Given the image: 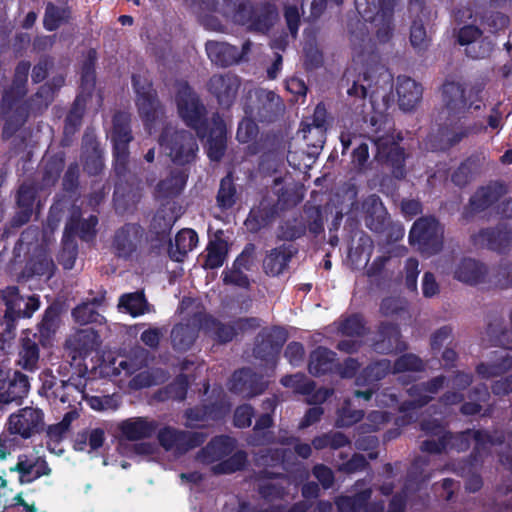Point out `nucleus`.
Segmentation results:
<instances>
[{"label":"nucleus","mask_w":512,"mask_h":512,"mask_svg":"<svg viewBox=\"0 0 512 512\" xmlns=\"http://www.w3.org/2000/svg\"><path fill=\"white\" fill-rule=\"evenodd\" d=\"M219 16L250 30L265 32L278 13L276 6L271 3L254 8L245 0H201L199 17L205 28L216 32L223 31Z\"/></svg>","instance_id":"nucleus-1"},{"label":"nucleus","mask_w":512,"mask_h":512,"mask_svg":"<svg viewBox=\"0 0 512 512\" xmlns=\"http://www.w3.org/2000/svg\"><path fill=\"white\" fill-rule=\"evenodd\" d=\"M175 102L179 117L186 125L194 128L200 137H207L208 156L211 160L218 161L226 148V126L223 119L219 115L213 116L209 133L205 135L201 130L206 114L205 106L186 82L178 84Z\"/></svg>","instance_id":"nucleus-2"},{"label":"nucleus","mask_w":512,"mask_h":512,"mask_svg":"<svg viewBox=\"0 0 512 512\" xmlns=\"http://www.w3.org/2000/svg\"><path fill=\"white\" fill-rule=\"evenodd\" d=\"M421 429L432 435L431 439L424 441L421 449L425 452L439 453L443 450L455 448L457 451L466 450L469 447V440L475 442V451L481 455L489 447L496 444L499 438H494L484 431L467 430L458 435L452 436L444 431V428L436 422H422Z\"/></svg>","instance_id":"nucleus-3"},{"label":"nucleus","mask_w":512,"mask_h":512,"mask_svg":"<svg viewBox=\"0 0 512 512\" xmlns=\"http://www.w3.org/2000/svg\"><path fill=\"white\" fill-rule=\"evenodd\" d=\"M148 352L138 349L133 355L114 361L111 375L119 377L120 388L138 390L164 382L166 373L161 369L144 370L137 373L147 363Z\"/></svg>","instance_id":"nucleus-4"},{"label":"nucleus","mask_w":512,"mask_h":512,"mask_svg":"<svg viewBox=\"0 0 512 512\" xmlns=\"http://www.w3.org/2000/svg\"><path fill=\"white\" fill-rule=\"evenodd\" d=\"M376 76V85L374 90L370 93V101L371 105L375 111L376 116L371 117V124L375 125L380 119L383 118L384 113L389 108L392 97H391V89H392V76L391 74L385 70L383 67H377L372 73L365 72L363 76H359L357 80L353 82L351 88L348 89V94L350 96H357L359 98H365L368 95L369 89H371V78Z\"/></svg>","instance_id":"nucleus-5"},{"label":"nucleus","mask_w":512,"mask_h":512,"mask_svg":"<svg viewBox=\"0 0 512 512\" xmlns=\"http://www.w3.org/2000/svg\"><path fill=\"white\" fill-rule=\"evenodd\" d=\"M159 145L171 160L179 165L194 160L198 150L197 142L190 132L166 126L159 138Z\"/></svg>","instance_id":"nucleus-6"},{"label":"nucleus","mask_w":512,"mask_h":512,"mask_svg":"<svg viewBox=\"0 0 512 512\" xmlns=\"http://www.w3.org/2000/svg\"><path fill=\"white\" fill-rule=\"evenodd\" d=\"M409 242L427 255H434L442 249L443 228L434 217L418 219L409 233Z\"/></svg>","instance_id":"nucleus-7"},{"label":"nucleus","mask_w":512,"mask_h":512,"mask_svg":"<svg viewBox=\"0 0 512 512\" xmlns=\"http://www.w3.org/2000/svg\"><path fill=\"white\" fill-rule=\"evenodd\" d=\"M133 86L136 92V105L144 124L151 134L152 127L161 120L162 110L156 98V93L150 82L140 76H133Z\"/></svg>","instance_id":"nucleus-8"},{"label":"nucleus","mask_w":512,"mask_h":512,"mask_svg":"<svg viewBox=\"0 0 512 512\" xmlns=\"http://www.w3.org/2000/svg\"><path fill=\"white\" fill-rule=\"evenodd\" d=\"M132 140L129 127V116L125 113H117L113 118L111 141L113 142L115 171L118 175L125 172L128 160V144Z\"/></svg>","instance_id":"nucleus-9"},{"label":"nucleus","mask_w":512,"mask_h":512,"mask_svg":"<svg viewBox=\"0 0 512 512\" xmlns=\"http://www.w3.org/2000/svg\"><path fill=\"white\" fill-rule=\"evenodd\" d=\"M8 430L23 438H30L44 426V414L36 407H25L13 413L8 418Z\"/></svg>","instance_id":"nucleus-10"},{"label":"nucleus","mask_w":512,"mask_h":512,"mask_svg":"<svg viewBox=\"0 0 512 512\" xmlns=\"http://www.w3.org/2000/svg\"><path fill=\"white\" fill-rule=\"evenodd\" d=\"M473 92L456 82H447L443 85V98L445 108L449 114L460 118L466 110L474 105L475 109L480 108V104L472 100Z\"/></svg>","instance_id":"nucleus-11"},{"label":"nucleus","mask_w":512,"mask_h":512,"mask_svg":"<svg viewBox=\"0 0 512 512\" xmlns=\"http://www.w3.org/2000/svg\"><path fill=\"white\" fill-rule=\"evenodd\" d=\"M444 377H437L433 379L427 386L413 385L408 389L410 400L405 401L399 407L400 411L404 413V417L409 422L413 419L414 410L426 405L434 394L438 392L440 387L443 386Z\"/></svg>","instance_id":"nucleus-12"},{"label":"nucleus","mask_w":512,"mask_h":512,"mask_svg":"<svg viewBox=\"0 0 512 512\" xmlns=\"http://www.w3.org/2000/svg\"><path fill=\"white\" fill-rule=\"evenodd\" d=\"M95 84V75L91 63H87L83 67L81 75V89L82 93L75 99L74 107L68 114L65 124V132L75 130L81 122L84 106L86 103V96L90 95L91 90Z\"/></svg>","instance_id":"nucleus-13"},{"label":"nucleus","mask_w":512,"mask_h":512,"mask_svg":"<svg viewBox=\"0 0 512 512\" xmlns=\"http://www.w3.org/2000/svg\"><path fill=\"white\" fill-rule=\"evenodd\" d=\"M158 440L166 450H187L203 443L205 435L200 432L179 431L168 426L159 431Z\"/></svg>","instance_id":"nucleus-14"},{"label":"nucleus","mask_w":512,"mask_h":512,"mask_svg":"<svg viewBox=\"0 0 512 512\" xmlns=\"http://www.w3.org/2000/svg\"><path fill=\"white\" fill-rule=\"evenodd\" d=\"M207 86L220 105L229 107L237 96L240 79L231 73L216 74L210 78Z\"/></svg>","instance_id":"nucleus-15"},{"label":"nucleus","mask_w":512,"mask_h":512,"mask_svg":"<svg viewBox=\"0 0 512 512\" xmlns=\"http://www.w3.org/2000/svg\"><path fill=\"white\" fill-rule=\"evenodd\" d=\"M250 42L242 45V50L224 42L208 41L206 52L209 59L216 65L229 66L238 63L250 51Z\"/></svg>","instance_id":"nucleus-16"},{"label":"nucleus","mask_w":512,"mask_h":512,"mask_svg":"<svg viewBox=\"0 0 512 512\" xmlns=\"http://www.w3.org/2000/svg\"><path fill=\"white\" fill-rule=\"evenodd\" d=\"M481 36V31L473 25L464 26L459 30L458 42L461 45H467L466 53L471 58H484L493 49V43Z\"/></svg>","instance_id":"nucleus-17"},{"label":"nucleus","mask_w":512,"mask_h":512,"mask_svg":"<svg viewBox=\"0 0 512 512\" xmlns=\"http://www.w3.org/2000/svg\"><path fill=\"white\" fill-rule=\"evenodd\" d=\"M373 142L377 149V157L391 163L395 177H402V165L405 160L404 150L394 142L392 136L378 135L373 138Z\"/></svg>","instance_id":"nucleus-18"},{"label":"nucleus","mask_w":512,"mask_h":512,"mask_svg":"<svg viewBox=\"0 0 512 512\" xmlns=\"http://www.w3.org/2000/svg\"><path fill=\"white\" fill-rule=\"evenodd\" d=\"M35 337L36 334L26 330L20 338L16 364L28 372H35L39 369L40 349Z\"/></svg>","instance_id":"nucleus-19"},{"label":"nucleus","mask_w":512,"mask_h":512,"mask_svg":"<svg viewBox=\"0 0 512 512\" xmlns=\"http://www.w3.org/2000/svg\"><path fill=\"white\" fill-rule=\"evenodd\" d=\"M266 387V383L250 369H241L235 372L230 380V390L244 397H252L260 394Z\"/></svg>","instance_id":"nucleus-20"},{"label":"nucleus","mask_w":512,"mask_h":512,"mask_svg":"<svg viewBox=\"0 0 512 512\" xmlns=\"http://www.w3.org/2000/svg\"><path fill=\"white\" fill-rule=\"evenodd\" d=\"M11 470L19 472L22 483L32 482L41 476L51 473L47 462L34 453L19 455L15 468H11Z\"/></svg>","instance_id":"nucleus-21"},{"label":"nucleus","mask_w":512,"mask_h":512,"mask_svg":"<svg viewBox=\"0 0 512 512\" xmlns=\"http://www.w3.org/2000/svg\"><path fill=\"white\" fill-rule=\"evenodd\" d=\"M98 219L96 216H89L87 219L81 220V213L78 210L73 211L70 220L66 224L63 241L65 245H70L71 238L78 235L85 241H90L96 234V225Z\"/></svg>","instance_id":"nucleus-22"},{"label":"nucleus","mask_w":512,"mask_h":512,"mask_svg":"<svg viewBox=\"0 0 512 512\" xmlns=\"http://www.w3.org/2000/svg\"><path fill=\"white\" fill-rule=\"evenodd\" d=\"M202 330L201 314L194 316L186 323H179L171 331V341L174 349L188 350L194 343L198 331Z\"/></svg>","instance_id":"nucleus-23"},{"label":"nucleus","mask_w":512,"mask_h":512,"mask_svg":"<svg viewBox=\"0 0 512 512\" xmlns=\"http://www.w3.org/2000/svg\"><path fill=\"white\" fill-rule=\"evenodd\" d=\"M254 95L259 103L255 108H251L248 112L250 116H256L260 120H271L272 117L281 113L284 109V105L278 95L273 91L265 89H257Z\"/></svg>","instance_id":"nucleus-24"},{"label":"nucleus","mask_w":512,"mask_h":512,"mask_svg":"<svg viewBox=\"0 0 512 512\" xmlns=\"http://www.w3.org/2000/svg\"><path fill=\"white\" fill-rule=\"evenodd\" d=\"M3 300L6 305L4 320L7 330L14 329V322L19 318H29L30 313L24 308L25 299L20 296L17 287H7L3 291Z\"/></svg>","instance_id":"nucleus-25"},{"label":"nucleus","mask_w":512,"mask_h":512,"mask_svg":"<svg viewBox=\"0 0 512 512\" xmlns=\"http://www.w3.org/2000/svg\"><path fill=\"white\" fill-rule=\"evenodd\" d=\"M157 423L143 417H135L122 421L119 424L121 435L131 441L151 437L157 430Z\"/></svg>","instance_id":"nucleus-26"},{"label":"nucleus","mask_w":512,"mask_h":512,"mask_svg":"<svg viewBox=\"0 0 512 512\" xmlns=\"http://www.w3.org/2000/svg\"><path fill=\"white\" fill-rule=\"evenodd\" d=\"M142 237V229L136 224H128L116 232L114 248L120 257H127L135 251Z\"/></svg>","instance_id":"nucleus-27"},{"label":"nucleus","mask_w":512,"mask_h":512,"mask_svg":"<svg viewBox=\"0 0 512 512\" xmlns=\"http://www.w3.org/2000/svg\"><path fill=\"white\" fill-rule=\"evenodd\" d=\"M396 91L399 106L404 111H411L419 103L422 96L421 86L406 76L397 78Z\"/></svg>","instance_id":"nucleus-28"},{"label":"nucleus","mask_w":512,"mask_h":512,"mask_svg":"<svg viewBox=\"0 0 512 512\" xmlns=\"http://www.w3.org/2000/svg\"><path fill=\"white\" fill-rule=\"evenodd\" d=\"M235 440L229 436H219L210 441L198 454V460L204 464H211L221 460L232 453Z\"/></svg>","instance_id":"nucleus-29"},{"label":"nucleus","mask_w":512,"mask_h":512,"mask_svg":"<svg viewBox=\"0 0 512 512\" xmlns=\"http://www.w3.org/2000/svg\"><path fill=\"white\" fill-rule=\"evenodd\" d=\"M30 390L29 377L21 372H15L8 387L0 392V409L10 403H18L26 397Z\"/></svg>","instance_id":"nucleus-30"},{"label":"nucleus","mask_w":512,"mask_h":512,"mask_svg":"<svg viewBox=\"0 0 512 512\" xmlns=\"http://www.w3.org/2000/svg\"><path fill=\"white\" fill-rule=\"evenodd\" d=\"M327 112L326 108L322 104H318L315 107L313 116L301 123L299 133L302 134L303 138H308L306 133L316 134V141L312 143L313 147H322L325 141V124H326Z\"/></svg>","instance_id":"nucleus-31"},{"label":"nucleus","mask_w":512,"mask_h":512,"mask_svg":"<svg viewBox=\"0 0 512 512\" xmlns=\"http://www.w3.org/2000/svg\"><path fill=\"white\" fill-rule=\"evenodd\" d=\"M230 410V405L220 403L212 408H195L186 411L185 425L188 427L204 426L209 420H218L224 417Z\"/></svg>","instance_id":"nucleus-32"},{"label":"nucleus","mask_w":512,"mask_h":512,"mask_svg":"<svg viewBox=\"0 0 512 512\" xmlns=\"http://www.w3.org/2000/svg\"><path fill=\"white\" fill-rule=\"evenodd\" d=\"M198 244V235L192 229H182L170 243L169 256L173 261L182 262Z\"/></svg>","instance_id":"nucleus-33"},{"label":"nucleus","mask_w":512,"mask_h":512,"mask_svg":"<svg viewBox=\"0 0 512 512\" xmlns=\"http://www.w3.org/2000/svg\"><path fill=\"white\" fill-rule=\"evenodd\" d=\"M336 367V354L324 347H318L311 352L308 369L314 376L331 372Z\"/></svg>","instance_id":"nucleus-34"},{"label":"nucleus","mask_w":512,"mask_h":512,"mask_svg":"<svg viewBox=\"0 0 512 512\" xmlns=\"http://www.w3.org/2000/svg\"><path fill=\"white\" fill-rule=\"evenodd\" d=\"M362 207L366 213V225L373 231H380L387 215L380 198L376 195H370L365 199Z\"/></svg>","instance_id":"nucleus-35"},{"label":"nucleus","mask_w":512,"mask_h":512,"mask_svg":"<svg viewBox=\"0 0 512 512\" xmlns=\"http://www.w3.org/2000/svg\"><path fill=\"white\" fill-rule=\"evenodd\" d=\"M476 241L498 252H505L512 245L511 232L506 228L482 231Z\"/></svg>","instance_id":"nucleus-36"},{"label":"nucleus","mask_w":512,"mask_h":512,"mask_svg":"<svg viewBox=\"0 0 512 512\" xmlns=\"http://www.w3.org/2000/svg\"><path fill=\"white\" fill-rule=\"evenodd\" d=\"M292 255L293 250L286 245L271 250L263 262L265 272L272 276L279 275L286 268Z\"/></svg>","instance_id":"nucleus-37"},{"label":"nucleus","mask_w":512,"mask_h":512,"mask_svg":"<svg viewBox=\"0 0 512 512\" xmlns=\"http://www.w3.org/2000/svg\"><path fill=\"white\" fill-rule=\"evenodd\" d=\"M486 274V268L481 263L473 259H464L456 267L454 276L457 280L477 284L481 282Z\"/></svg>","instance_id":"nucleus-38"},{"label":"nucleus","mask_w":512,"mask_h":512,"mask_svg":"<svg viewBox=\"0 0 512 512\" xmlns=\"http://www.w3.org/2000/svg\"><path fill=\"white\" fill-rule=\"evenodd\" d=\"M71 346L79 357H85L99 346V336L93 329L78 331L73 339L69 340Z\"/></svg>","instance_id":"nucleus-39"},{"label":"nucleus","mask_w":512,"mask_h":512,"mask_svg":"<svg viewBox=\"0 0 512 512\" xmlns=\"http://www.w3.org/2000/svg\"><path fill=\"white\" fill-rule=\"evenodd\" d=\"M206 252L203 267L206 269L219 268L223 265L227 256V242L221 238H216L209 242Z\"/></svg>","instance_id":"nucleus-40"},{"label":"nucleus","mask_w":512,"mask_h":512,"mask_svg":"<svg viewBox=\"0 0 512 512\" xmlns=\"http://www.w3.org/2000/svg\"><path fill=\"white\" fill-rule=\"evenodd\" d=\"M201 318L202 330L220 342H228L236 335V331L232 326L222 325L206 314H201Z\"/></svg>","instance_id":"nucleus-41"},{"label":"nucleus","mask_w":512,"mask_h":512,"mask_svg":"<svg viewBox=\"0 0 512 512\" xmlns=\"http://www.w3.org/2000/svg\"><path fill=\"white\" fill-rule=\"evenodd\" d=\"M118 307L121 311L129 313L133 317L143 315L149 311L148 303L141 292L124 294L119 300Z\"/></svg>","instance_id":"nucleus-42"},{"label":"nucleus","mask_w":512,"mask_h":512,"mask_svg":"<svg viewBox=\"0 0 512 512\" xmlns=\"http://www.w3.org/2000/svg\"><path fill=\"white\" fill-rule=\"evenodd\" d=\"M102 301L103 296L78 305L72 312L75 321L81 325L97 322L100 317L97 308L101 306Z\"/></svg>","instance_id":"nucleus-43"},{"label":"nucleus","mask_w":512,"mask_h":512,"mask_svg":"<svg viewBox=\"0 0 512 512\" xmlns=\"http://www.w3.org/2000/svg\"><path fill=\"white\" fill-rule=\"evenodd\" d=\"M497 359L501 360V362L493 363L491 365L485 363L478 365V375L484 379H489L491 377L498 376L512 368V358L506 351H500Z\"/></svg>","instance_id":"nucleus-44"},{"label":"nucleus","mask_w":512,"mask_h":512,"mask_svg":"<svg viewBox=\"0 0 512 512\" xmlns=\"http://www.w3.org/2000/svg\"><path fill=\"white\" fill-rule=\"evenodd\" d=\"M381 334L383 336L381 344H376V350L379 352H392L403 350L405 348V345L400 340V334L397 327L393 325L383 326Z\"/></svg>","instance_id":"nucleus-45"},{"label":"nucleus","mask_w":512,"mask_h":512,"mask_svg":"<svg viewBox=\"0 0 512 512\" xmlns=\"http://www.w3.org/2000/svg\"><path fill=\"white\" fill-rule=\"evenodd\" d=\"M392 372V366L389 360L383 359L375 364L369 366L364 375L359 376L356 380V384L358 386L367 384H372L375 381L383 378L387 373Z\"/></svg>","instance_id":"nucleus-46"},{"label":"nucleus","mask_w":512,"mask_h":512,"mask_svg":"<svg viewBox=\"0 0 512 512\" xmlns=\"http://www.w3.org/2000/svg\"><path fill=\"white\" fill-rule=\"evenodd\" d=\"M371 497V489L359 492L354 497L341 496L336 500L339 512H358Z\"/></svg>","instance_id":"nucleus-47"},{"label":"nucleus","mask_w":512,"mask_h":512,"mask_svg":"<svg viewBox=\"0 0 512 512\" xmlns=\"http://www.w3.org/2000/svg\"><path fill=\"white\" fill-rule=\"evenodd\" d=\"M187 176L183 171L173 173L170 178L158 184L159 196L169 197L181 192L186 183Z\"/></svg>","instance_id":"nucleus-48"},{"label":"nucleus","mask_w":512,"mask_h":512,"mask_svg":"<svg viewBox=\"0 0 512 512\" xmlns=\"http://www.w3.org/2000/svg\"><path fill=\"white\" fill-rule=\"evenodd\" d=\"M248 256L242 253L234 262L233 268L224 272V282L234 284L240 287H247L249 284L247 276L241 271L242 267H246Z\"/></svg>","instance_id":"nucleus-49"},{"label":"nucleus","mask_w":512,"mask_h":512,"mask_svg":"<svg viewBox=\"0 0 512 512\" xmlns=\"http://www.w3.org/2000/svg\"><path fill=\"white\" fill-rule=\"evenodd\" d=\"M423 369V362L419 357L413 354H405L398 358L392 367L393 374L407 373L410 374L419 372Z\"/></svg>","instance_id":"nucleus-50"},{"label":"nucleus","mask_w":512,"mask_h":512,"mask_svg":"<svg viewBox=\"0 0 512 512\" xmlns=\"http://www.w3.org/2000/svg\"><path fill=\"white\" fill-rule=\"evenodd\" d=\"M32 200L33 192L29 188L22 186L19 189L17 198L18 205L22 208V210L13 220L15 225H23L29 220L31 215Z\"/></svg>","instance_id":"nucleus-51"},{"label":"nucleus","mask_w":512,"mask_h":512,"mask_svg":"<svg viewBox=\"0 0 512 512\" xmlns=\"http://www.w3.org/2000/svg\"><path fill=\"white\" fill-rule=\"evenodd\" d=\"M283 386L293 389L296 393L309 395L314 389L313 381L303 374L284 376L281 379Z\"/></svg>","instance_id":"nucleus-52"},{"label":"nucleus","mask_w":512,"mask_h":512,"mask_svg":"<svg viewBox=\"0 0 512 512\" xmlns=\"http://www.w3.org/2000/svg\"><path fill=\"white\" fill-rule=\"evenodd\" d=\"M246 453L238 451L234 453L229 459L220 462L215 465L212 469L216 474H228L240 470L246 463Z\"/></svg>","instance_id":"nucleus-53"},{"label":"nucleus","mask_w":512,"mask_h":512,"mask_svg":"<svg viewBox=\"0 0 512 512\" xmlns=\"http://www.w3.org/2000/svg\"><path fill=\"white\" fill-rule=\"evenodd\" d=\"M217 202L222 209L231 208L235 203V187L229 176L221 181Z\"/></svg>","instance_id":"nucleus-54"},{"label":"nucleus","mask_w":512,"mask_h":512,"mask_svg":"<svg viewBox=\"0 0 512 512\" xmlns=\"http://www.w3.org/2000/svg\"><path fill=\"white\" fill-rule=\"evenodd\" d=\"M289 483L286 477L269 479L260 485V494L266 499L282 497L284 495V485Z\"/></svg>","instance_id":"nucleus-55"},{"label":"nucleus","mask_w":512,"mask_h":512,"mask_svg":"<svg viewBox=\"0 0 512 512\" xmlns=\"http://www.w3.org/2000/svg\"><path fill=\"white\" fill-rule=\"evenodd\" d=\"M469 134L467 129L456 128L455 130H444L440 133V141L439 145H432V148L435 150H444L450 148L451 146L460 142L464 137Z\"/></svg>","instance_id":"nucleus-56"},{"label":"nucleus","mask_w":512,"mask_h":512,"mask_svg":"<svg viewBox=\"0 0 512 512\" xmlns=\"http://www.w3.org/2000/svg\"><path fill=\"white\" fill-rule=\"evenodd\" d=\"M363 417L361 410H352L349 402H345V405L338 411L336 426L339 428L350 427L353 424L360 421Z\"/></svg>","instance_id":"nucleus-57"},{"label":"nucleus","mask_w":512,"mask_h":512,"mask_svg":"<svg viewBox=\"0 0 512 512\" xmlns=\"http://www.w3.org/2000/svg\"><path fill=\"white\" fill-rule=\"evenodd\" d=\"M67 18V10L48 5L44 16V26L47 30L53 31Z\"/></svg>","instance_id":"nucleus-58"},{"label":"nucleus","mask_w":512,"mask_h":512,"mask_svg":"<svg viewBox=\"0 0 512 512\" xmlns=\"http://www.w3.org/2000/svg\"><path fill=\"white\" fill-rule=\"evenodd\" d=\"M495 200L494 192L490 188H480L470 199L473 211H482L488 208Z\"/></svg>","instance_id":"nucleus-59"},{"label":"nucleus","mask_w":512,"mask_h":512,"mask_svg":"<svg viewBox=\"0 0 512 512\" xmlns=\"http://www.w3.org/2000/svg\"><path fill=\"white\" fill-rule=\"evenodd\" d=\"M410 42L418 52L424 51L429 46V39L423 24L414 22L410 32Z\"/></svg>","instance_id":"nucleus-60"},{"label":"nucleus","mask_w":512,"mask_h":512,"mask_svg":"<svg viewBox=\"0 0 512 512\" xmlns=\"http://www.w3.org/2000/svg\"><path fill=\"white\" fill-rule=\"evenodd\" d=\"M388 421L389 415L387 412L373 411L367 416V419L365 423L361 425L360 430L362 433L373 432L380 429Z\"/></svg>","instance_id":"nucleus-61"},{"label":"nucleus","mask_w":512,"mask_h":512,"mask_svg":"<svg viewBox=\"0 0 512 512\" xmlns=\"http://www.w3.org/2000/svg\"><path fill=\"white\" fill-rule=\"evenodd\" d=\"M272 424V418L269 414H263L256 421L255 427L253 429V436L250 439V443L253 445H261L266 441V432L265 430L269 428Z\"/></svg>","instance_id":"nucleus-62"},{"label":"nucleus","mask_w":512,"mask_h":512,"mask_svg":"<svg viewBox=\"0 0 512 512\" xmlns=\"http://www.w3.org/2000/svg\"><path fill=\"white\" fill-rule=\"evenodd\" d=\"M258 127L251 118H244L238 126L237 139L241 143H249L255 139Z\"/></svg>","instance_id":"nucleus-63"},{"label":"nucleus","mask_w":512,"mask_h":512,"mask_svg":"<svg viewBox=\"0 0 512 512\" xmlns=\"http://www.w3.org/2000/svg\"><path fill=\"white\" fill-rule=\"evenodd\" d=\"M340 331L347 336H360L364 333L363 319L359 315H352L345 319L340 325Z\"/></svg>","instance_id":"nucleus-64"}]
</instances>
